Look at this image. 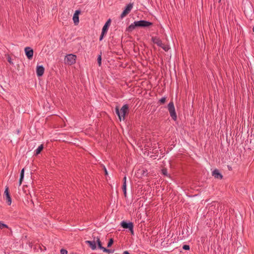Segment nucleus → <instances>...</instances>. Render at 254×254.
I'll return each instance as SVG.
<instances>
[{"label": "nucleus", "instance_id": "1", "mask_svg": "<svg viewBox=\"0 0 254 254\" xmlns=\"http://www.w3.org/2000/svg\"><path fill=\"white\" fill-rule=\"evenodd\" d=\"M152 25V23L145 21V20H139L134 21L133 23H131L127 28V30L128 32L133 31L136 27H147Z\"/></svg>", "mask_w": 254, "mask_h": 254}, {"label": "nucleus", "instance_id": "2", "mask_svg": "<svg viewBox=\"0 0 254 254\" xmlns=\"http://www.w3.org/2000/svg\"><path fill=\"white\" fill-rule=\"evenodd\" d=\"M128 106L127 104L124 105L120 110L118 106L115 108L116 113L118 116L120 120H121L122 118L123 120L125 119V116L127 114H128Z\"/></svg>", "mask_w": 254, "mask_h": 254}, {"label": "nucleus", "instance_id": "3", "mask_svg": "<svg viewBox=\"0 0 254 254\" xmlns=\"http://www.w3.org/2000/svg\"><path fill=\"white\" fill-rule=\"evenodd\" d=\"M76 56L72 54H68L65 57V63L68 65H72L76 62Z\"/></svg>", "mask_w": 254, "mask_h": 254}, {"label": "nucleus", "instance_id": "4", "mask_svg": "<svg viewBox=\"0 0 254 254\" xmlns=\"http://www.w3.org/2000/svg\"><path fill=\"white\" fill-rule=\"evenodd\" d=\"M121 226L125 229H128L132 235L134 234L133 232V224L132 222H127L126 221H122L121 223Z\"/></svg>", "mask_w": 254, "mask_h": 254}, {"label": "nucleus", "instance_id": "5", "mask_svg": "<svg viewBox=\"0 0 254 254\" xmlns=\"http://www.w3.org/2000/svg\"><path fill=\"white\" fill-rule=\"evenodd\" d=\"M168 109L170 112L171 117L174 119L176 120L177 116L175 113V107L174 104L172 102H170L168 105Z\"/></svg>", "mask_w": 254, "mask_h": 254}, {"label": "nucleus", "instance_id": "6", "mask_svg": "<svg viewBox=\"0 0 254 254\" xmlns=\"http://www.w3.org/2000/svg\"><path fill=\"white\" fill-rule=\"evenodd\" d=\"M133 7L132 3H129L127 5L126 8L124 10L122 14H121L120 18L123 19L124 17H125L127 14H128L131 11V9Z\"/></svg>", "mask_w": 254, "mask_h": 254}, {"label": "nucleus", "instance_id": "7", "mask_svg": "<svg viewBox=\"0 0 254 254\" xmlns=\"http://www.w3.org/2000/svg\"><path fill=\"white\" fill-rule=\"evenodd\" d=\"M25 55L29 60L32 59L33 56V50L32 48L27 47L24 49Z\"/></svg>", "mask_w": 254, "mask_h": 254}, {"label": "nucleus", "instance_id": "8", "mask_svg": "<svg viewBox=\"0 0 254 254\" xmlns=\"http://www.w3.org/2000/svg\"><path fill=\"white\" fill-rule=\"evenodd\" d=\"M93 236V241H86L85 243L88 245L90 248L92 250H95L96 249V237Z\"/></svg>", "mask_w": 254, "mask_h": 254}, {"label": "nucleus", "instance_id": "9", "mask_svg": "<svg viewBox=\"0 0 254 254\" xmlns=\"http://www.w3.org/2000/svg\"><path fill=\"white\" fill-rule=\"evenodd\" d=\"M45 68L43 65H37L36 67V73L38 77L42 76L44 73Z\"/></svg>", "mask_w": 254, "mask_h": 254}, {"label": "nucleus", "instance_id": "10", "mask_svg": "<svg viewBox=\"0 0 254 254\" xmlns=\"http://www.w3.org/2000/svg\"><path fill=\"white\" fill-rule=\"evenodd\" d=\"M111 20L110 19H109L107 20V21L105 23V24H104V25L102 28V31L105 32L106 33L107 32L109 27L111 24Z\"/></svg>", "mask_w": 254, "mask_h": 254}, {"label": "nucleus", "instance_id": "11", "mask_svg": "<svg viewBox=\"0 0 254 254\" xmlns=\"http://www.w3.org/2000/svg\"><path fill=\"white\" fill-rule=\"evenodd\" d=\"M151 41L154 44L159 46V37L157 36H151Z\"/></svg>", "mask_w": 254, "mask_h": 254}, {"label": "nucleus", "instance_id": "12", "mask_svg": "<svg viewBox=\"0 0 254 254\" xmlns=\"http://www.w3.org/2000/svg\"><path fill=\"white\" fill-rule=\"evenodd\" d=\"M212 175L217 179H221L222 178V176L220 174L217 170L213 171Z\"/></svg>", "mask_w": 254, "mask_h": 254}, {"label": "nucleus", "instance_id": "13", "mask_svg": "<svg viewBox=\"0 0 254 254\" xmlns=\"http://www.w3.org/2000/svg\"><path fill=\"white\" fill-rule=\"evenodd\" d=\"M97 244L98 247L99 249L103 250L104 248V247L102 245V243L100 241V238L98 237H96V244Z\"/></svg>", "mask_w": 254, "mask_h": 254}, {"label": "nucleus", "instance_id": "14", "mask_svg": "<svg viewBox=\"0 0 254 254\" xmlns=\"http://www.w3.org/2000/svg\"><path fill=\"white\" fill-rule=\"evenodd\" d=\"M43 149V145L42 144H41L35 150V154L37 155L40 154Z\"/></svg>", "mask_w": 254, "mask_h": 254}, {"label": "nucleus", "instance_id": "15", "mask_svg": "<svg viewBox=\"0 0 254 254\" xmlns=\"http://www.w3.org/2000/svg\"><path fill=\"white\" fill-rule=\"evenodd\" d=\"M5 200L6 202L7 203L8 205H10L11 203V198L10 197V194H7V195H5Z\"/></svg>", "mask_w": 254, "mask_h": 254}, {"label": "nucleus", "instance_id": "16", "mask_svg": "<svg viewBox=\"0 0 254 254\" xmlns=\"http://www.w3.org/2000/svg\"><path fill=\"white\" fill-rule=\"evenodd\" d=\"M75 25H77L79 23V16L78 15L73 14L72 18Z\"/></svg>", "mask_w": 254, "mask_h": 254}, {"label": "nucleus", "instance_id": "17", "mask_svg": "<svg viewBox=\"0 0 254 254\" xmlns=\"http://www.w3.org/2000/svg\"><path fill=\"white\" fill-rule=\"evenodd\" d=\"M122 189H123V191L124 192V195H125V196H126V195H127V184L123 183Z\"/></svg>", "mask_w": 254, "mask_h": 254}, {"label": "nucleus", "instance_id": "18", "mask_svg": "<svg viewBox=\"0 0 254 254\" xmlns=\"http://www.w3.org/2000/svg\"><path fill=\"white\" fill-rule=\"evenodd\" d=\"M102 251L104 252L107 253L108 254H112V253H113V252H114V250L108 249L105 248H104Z\"/></svg>", "mask_w": 254, "mask_h": 254}, {"label": "nucleus", "instance_id": "19", "mask_svg": "<svg viewBox=\"0 0 254 254\" xmlns=\"http://www.w3.org/2000/svg\"><path fill=\"white\" fill-rule=\"evenodd\" d=\"M160 47H161L165 51H167L169 49V47L168 45H162V44L160 43Z\"/></svg>", "mask_w": 254, "mask_h": 254}, {"label": "nucleus", "instance_id": "20", "mask_svg": "<svg viewBox=\"0 0 254 254\" xmlns=\"http://www.w3.org/2000/svg\"><path fill=\"white\" fill-rule=\"evenodd\" d=\"M114 243V240L112 238H111L109 239V241L108 243V244H107V247H111V246L113 245Z\"/></svg>", "mask_w": 254, "mask_h": 254}, {"label": "nucleus", "instance_id": "21", "mask_svg": "<svg viewBox=\"0 0 254 254\" xmlns=\"http://www.w3.org/2000/svg\"><path fill=\"white\" fill-rule=\"evenodd\" d=\"M101 60H102V58H101V54L98 56V58H97V62H98V64L99 66H100L101 65Z\"/></svg>", "mask_w": 254, "mask_h": 254}, {"label": "nucleus", "instance_id": "22", "mask_svg": "<svg viewBox=\"0 0 254 254\" xmlns=\"http://www.w3.org/2000/svg\"><path fill=\"white\" fill-rule=\"evenodd\" d=\"M4 228H8L7 225H6L5 224H3V223H1L0 221V228L2 229Z\"/></svg>", "mask_w": 254, "mask_h": 254}, {"label": "nucleus", "instance_id": "23", "mask_svg": "<svg viewBox=\"0 0 254 254\" xmlns=\"http://www.w3.org/2000/svg\"><path fill=\"white\" fill-rule=\"evenodd\" d=\"M106 33H106V32H103V31H102L101 34V35H100V38H99V40H100V41H101V40L103 39V37H104V35H105V34H106Z\"/></svg>", "mask_w": 254, "mask_h": 254}, {"label": "nucleus", "instance_id": "24", "mask_svg": "<svg viewBox=\"0 0 254 254\" xmlns=\"http://www.w3.org/2000/svg\"><path fill=\"white\" fill-rule=\"evenodd\" d=\"M162 173L165 175V176H167V169H165V168H163L162 169Z\"/></svg>", "mask_w": 254, "mask_h": 254}, {"label": "nucleus", "instance_id": "25", "mask_svg": "<svg viewBox=\"0 0 254 254\" xmlns=\"http://www.w3.org/2000/svg\"><path fill=\"white\" fill-rule=\"evenodd\" d=\"M61 254H67V251L64 249H61Z\"/></svg>", "mask_w": 254, "mask_h": 254}, {"label": "nucleus", "instance_id": "26", "mask_svg": "<svg viewBox=\"0 0 254 254\" xmlns=\"http://www.w3.org/2000/svg\"><path fill=\"white\" fill-rule=\"evenodd\" d=\"M166 100V97H163V98H161L160 100V103L164 104Z\"/></svg>", "mask_w": 254, "mask_h": 254}, {"label": "nucleus", "instance_id": "27", "mask_svg": "<svg viewBox=\"0 0 254 254\" xmlns=\"http://www.w3.org/2000/svg\"><path fill=\"white\" fill-rule=\"evenodd\" d=\"M24 169L23 168L21 171L20 177H22V178H24Z\"/></svg>", "mask_w": 254, "mask_h": 254}, {"label": "nucleus", "instance_id": "28", "mask_svg": "<svg viewBox=\"0 0 254 254\" xmlns=\"http://www.w3.org/2000/svg\"><path fill=\"white\" fill-rule=\"evenodd\" d=\"M4 194H5V196L7 195V194H9V192H8V187H6L5 190Z\"/></svg>", "mask_w": 254, "mask_h": 254}, {"label": "nucleus", "instance_id": "29", "mask_svg": "<svg viewBox=\"0 0 254 254\" xmlns=\"http://www.w3.org/2000/svg\"><path fill=\"white\" fill-rule=\"evenodd\" d=\"M183 249L185 250H189L190 249V246L189 245H184L183 247Z\"/></svg>", "mask_w": 254, "mask_h": 254}, {"label": "nucleus", "instance_id": "30", "mask_svg": "<svg viewBox=\"0 0 254 254\" xmlns=\"http://www.w3.org/2000/svg\"><path fill=\"white\" fill-rule=\"evenodd\" d=\"M7 61L9 64H13V63L12 62V61H11V59L9 56L8 57Z\"/></svg>", "mask_w": 254, "mask_h": 254}, {"label": "nucleus", "instance_id": "31", "mask_svg": "<svg viewBox=\"0 0 254 254\" xmlns=\"http://www.w3.org/2000/svg\"><path fill=\"white\" fill-rule=\"evenodd\" d=\"M23 180V178L20 177L19 180V185L20 186L22 184V182Z\"/></svg>", "mask_w": 254, "mask_h": 254}, {"label": "nucleus", "instance_id": "32", "mask_svg": "<svg viewBox=\"0 0 254 254\" xmlns=\"http://www.w3.org/2000/svg\"><path fill=\"white\" fill-rule=\"evenodd\" d=\"M23 180V178L20 177L19 180V185L20 186L22 184V182Z\"/></svg>", "mask_w": 254, "mask_h": 254}, {"label": "nucleus", "instance_id": "33", "mask_svg": "<svg viewBox=\"0 0 254 254\" xmlns=\"http://www.w3.org/2000/svg\"><path fill=\"white\" fill-rule=\"evenodd\" d=\"M80 13V11L79 10H76L74 13V15H79Z\"/></svg>", "mask_w": 254, "mask_h": 254}, {"label": "nucleus", "instance_id": "34", "mask_svg": "<svg viewBox=\"0 0 254 254\" xmlns=\"http://www.w3.org/2000/svg\"><path fill=\"white\" fill-rule=\"evenodd\" d=\"M126 181H127V177L126 176H125L123 178V183L126 184Z\"/></svg>", "mask_w": 254, "mask_h": 254}, {"label": "nucleus", "instance_id": "35", "mask_svg": "<svg viewBox=\"0 0 254 254\" xmlns=\"http://www.w3.org/2000/svg\"><path fill=\"white\" fill-rule=\"evenodd\" d=\"M104 171H105V174L106 175H108V172H107V171L106 169L105 168V167H104Z\"/></svg>", "mask_w": 254, "mask_h": 254}, {"label": "nucleus", "instance_id": "36", "mask_svg": "<svg viewBox=\"0 0 254 254\" xmlns=\"http://www.w3.org/2000/svg\"><path fill=\"white\" fill-rule=\"evenodd\" d=\"M124 254H130L128 251H125Z\"/></svg>", "mask_w": 254, "mask_h": 254}, {"label": "nucleus", "instance_id": "37", "mask_svg": "<svg viewBox=\"0 0 254 254\" xmlns=\"http://www.w3.org/2000/svg\"><path fill=\"white\" fill-rule=\"evenodd\" d=\"M253 32H254V27H253Z\"/></svg>", "mask_w": 254, "mask_h": 254}]
</instances>
